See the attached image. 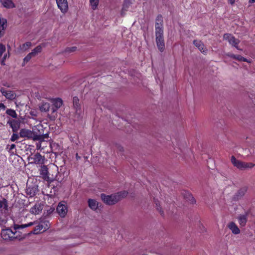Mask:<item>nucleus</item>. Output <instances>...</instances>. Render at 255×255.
<instances>
[{
	"label": "nucleus",
	"instance_id": "1",
	"mask_svg": "<svg viewBox=\"0 0 255 255\" xmlns=\"http://www.w3.org/2000/svg\"><path fill=\"white\" fill-rule=\"evenodd\" d=\"M34 224V222H30L28 224L22 225L14 224L13 225L14 232L11 229H3L1 232V238L5 241H13L17 238V236H15L17 230L23 229L25 228L30 227Z\"/></svg>",
	"mask_w": 255,
	"mask_h": 255
},
{
	"label": "nucleus",
	"instance_id": "2",
	"mask_svg": "<svg viewBox=\"0 0 255 255\" xmlns=\"http://www.w3.org/2000/svg\"><path fill=\"white\" fill-rule=\"evenodd\" d=\"M128 194V192L126 191L119 192L111 195H106L103 193L101 194V198L106 204L113 205L126 197Z\"/></svg>",
	"mask_w": 255,
	"mask_h": 255
},
{
	"label": "nucleus",
	"instance_id": "3",
	"mask_svg": "<svg viewBox=\"0 0 255 255\" xmlns=\"http://www.w3.org/2000/svg\"><path fill=\"white\" fill-rule=\"evenodd\" d=\"M156 42L157 48L160 52H163L165 49V42L163 37V32L158 30L155 32Z\"/></svg>",
	"mask_w": 255,
	"mask_h": 255
},
{
	"label": "nucleus",
	"instance_id": "4",
	"mask_svg": "<svg viewBox=\"0 0 255 255\" xmlns=\"http://www.w3.org/2000/svg\"><path fill=\"white\" fill-rule=\"evenodd\" d=\"M49 226L50 224L48 221H42L35 227L34 229L30 233L33 234H39L41 232V231L44 232L47 230L49 228Z\"/></svg>",
	"mask_w": 255,
	"mask_h": 255
},
{
	"label": "nucleus",
	"instance_id": "5",
	"mask_svg": "<svg viewBox=\"0 0 255 255\" xmlns=\"http://www.w3.org/2000/svg\"><path fill=\"white\" fill-rule=\"evenodd\" d=\"M223 39L228 41L232 46L236 47L238 50H241L238 47V44L240 41L239 39L236 38L231 34L226 33L223 36Z\"/></svg>",
	"mask_w": 255,
	"mask_h": 255
},
{
	"label": "nucleus",
	"instance_id": "6",
	"mask_svg": "<svg viewBox=\"0 0 255 255\" xmlns=\"http://www.w3.org/2000/svg\"><path fill=\"white\" fill-rule=\"evenodd\" d=\"M56 211L60 217H65L68 212L67 206L66 203L64 201L59 202L57 205Z\"/></svg>",
	"mask_w": 255,
	"mask_h": 255
},
{
	"label": "nucleus",
	"instance_id": "7",
	"mask_svg": "<svg viewBox=\"0 0 255 255\" xmlns=\"http://www.w3.org/2000/svg\"><path fill=\"white\" fill-rule=\"evenodd\" d=\"M28 159L32 160L31 163L36 164H43L45 161L44 156H42L39 153H36L33 156L28 157Z\"/></svg>",
	"mask_w": 255,
	"mask_h": 255
},
{
	"label": "nucleus",
	"instance_id": "8",
	"mask_svg": "<svg viewBox=\"0 0 255 255\" xmlns=\"http://www.w3.org/2000/svg\"><path fill=\"white\" fill-rule=\"evenodd\" d=\"M42 47L41 45H38L32 50V52L29 53L24 58V62H28L30 59L37 55L38 53H40L42 51Z\"/></svg>",
	"mask_w": 255,
	"mask_h": 255
},
{
	"label": "nucleus",
	"instance_id": "9",
	"mask_svg": "<svg viewBox=\"0 0 255 255\" xmlns=\"http://www.w3.org/2000/svg\"><path fill=\"white\" fill-rule=\"evenodd\" d=\"M58 7L61 11L65 13L68 10V3L67 0H56Z\"/></svg>",
	"mask_w": 255,
	"mask_h": 255
},
{
	"label": "nucleus",
	"instance_id": "10",
	"mask_svg": "<svg viewBox=\"0 0 255 255\" xmlns=\"http://www.w3.org/2000/svg\"><path fill=\"white\" fill-rule=\"evenodd\" d=\"M0 91L2 95L8 100H12L16 97V94L15 92L6 90L3 88H1L0 89Z\"/></svg>",
	"mask_w": 255,
	"mask_h": 255
},
{
	"label": "nucleus",
	"instance_id": "11",
	"mask_svg": "<svg viewBox=\"0 0 255 255\" xmlns=\"http://www.w3.org/2000/svg\"><path fill=\"white\" fill-rule=\"evenodd\" d=\"M193 44L201 53L205 55L207 54L208 50L201 41L199 40H194L193 41Z\"/></svg>",
	"mask_w": 255,
	"mask_h": 255
},
{
	"label": "nucleus",
	"instance_id": "12",
	"mask_svg": "<svg viewBox=\"0 0 255 255\" xmlns=\"http://www.w3.org/2000/svg\"><path fill=\"white\" fill-rule=\"evenodd\" d=\"M7 124L9 125L13 132H16L20 127V122L18 120L9 119Z\"/></svg>",
	"mask_w": 255,
	"mask_h": 255
},
{
	"label": "nucleus",
	"instance_id": "13",
	"mask_svg": "<svg viewBox=\"0 0 255 255\" xmlns=\"http://www.w3.org/2000/svg\"><path fill=\"white\" fill-rule=\"evenodd\" d=\"M155 32H157L158 30L161 32H163V21L162 16L161 15H158L156 19L155 22Z\"/></svg>",
	"mask_w": 255,
	"mask_h": 255
},
{
	"label": "nucleus",
	"instance_id": "14",
	"mask_svg": "<svg viewBox=\"0 0 255 255\" xmlns=\"http://www.w3.org/2000/svg\"><path fill=\"white\" fill-rule=\"evenodd\" d=\"M248 190L247 186H244L241 188L234 196V199L236 200H238L241 199L247 193Z\"/></svg>",
	"mask_w": 255,
	"mask_h": 255
},
{
	"label": "nucleus",
	"instance_id": "15",
	"mask_svg": "<svg viewBox=\"0 0 255 255\" xmlns=\"http://www.w3.org/2000/svg\"><path fill=\"white\" fill-rule=\"evenodd\" d=\"M73 104L74 108L75 110V113L78 117L80 116L81 114V110L80 104L79 103V100L77 97H74L73 98Z\"/></svg>",
	"mask_w": 255,
	"mask_h": 255
},
{
	"label": "nucleus",
	"instance_id": "16",
	"mask_svg": "<svg viewBox=\"0 0 255 255\" xmlns=\"http://www.w3.org/2000/svg\"><path fill=\"white\" fill-rule=\"evenodd\" d=\"M33 135V131L27 129L22 128L20 130L19 136L22 138H31Z\"/></svg>",
	"mask_w": 255,
	"mask_h": 255
},
{
	"label": "nucleus",
	"instance_id": "17",
	"mask_svg": "<svg viewBox=\"0 0 255 255\" xmlns=\"http://www.w3.org/2000/svg\"><path fill=\"white\" fill-rule=\"evenodd\" d=\"M231 160L232 163L234 165V166L236 167L240 170H244V162L237 159L234 156L231 157Z\"/></svg>",
	"mask_w": 255,
	"mask_h": 255
},
{
	"label": "nucleus",
	"instance_id": "18",
	"mask_svg": "<svg viewBox=\"0 0 255 255\" xmlns=\"http://www.w3.org/2000/svg\"><path fill=\"white\" fill-rule=\"evenodd\" d=\"M48 173V168L47 166L45 165L41 166V168L40 169V175L42 176V178L46 181H48L49 179Z\"/></svg>",
	"mask_w": 255,
	"mask_h": 255
},
{
	"label": "nucleus",
	"instance_id": "19",
	"mask_svg": "<svg viewBox=\"0 0 255 255\" xmlns=\"http://www.w3.org/2000/svg\"><path fill=\"white\" fill-rule=\"evenodd\" d=\"M248 215V213H246L245 214L240 215L238 216V219L239 221V223L241 227H244L246 225L247 222Z\"/></svg>",
	"mask_w": 255,
	"mask_h": 255
},
{
	"label": "nucleus",
	"instance_id": "20",
	"mask_svg": "<svg viewBox=\"0 0 255 255\" xmlns=\"http://www.w3.org/2000/svg\"><path fill=\"white\" fill-rule=\"evenodd\" d=\"M1 5L6 8H12L15 7L12 0H0Z\"/></svg>",
	"mask_w": 255,
	"mask_h": 255
},
{
	"label": "nucleus",
	"instance_id": "21",
	"mask_svg": "<svg viewBox=\"0 0 255 255\" xmlns=\"http://www.w3.org/2000/svg\"><path fill=\"white\" fill-rule=\"evenodd\" d=\"M43 209V205L41 204H36L30 209V213L36 215L40 213Z\"/></svg>",
	"mask_w": 255,
	"mask_h": 255
},
{
	"label": "nucleus",
	"instance_id": "22",
	"mask_svg": "<svg viewBox=\"0 0 255 255\" xmlns=\"http://www.w3.org/2000/svg\"><path fill=\"white\" fill-rule=\"evenodd\" d=\"M133 0H125L123 6L121 11V15L124 16L126 11L128 10L129 6L132 3Z\"/></svg>",
	"mask_w": 255,
	"mask_h": 255
},
{
	"label": "nucleus",
	"instance_id": "23",
	"mask_svg": "<svg viewBox=\"0 0 255 255\" xmlns=\"http://www.w3.org/2000/svg\"><path fill=\"white\" fill-rule=\"evenodd\" d=\"M228 228L232 231V232L237 235L240 234V230L234 222H231L228 224Z\"/></svg>",
	"mask_w": 255,
	"mask_h": 255
},
{
	"label": "nucleus",
	"instance_id": "24",
	"mask_svg": "<svg viewBox=\"0 0 255 255\" xmlns=\"http://www.w3.org/2000/svg\"><path fill=\"white\" fill-rule=\"evenodd\" d=\"M39 108L41 112H47L50 108V105L47 102H42L39 105Z\"/></svg>",
	"mask_w": 255,
	"mask_h": 255
},
{
	"label": "nucleus",
	"instance_id": "25",
	"mask_svg": "<svg viewBox=\"0 0 255 255\" xmlns=\"http://www.w3.org/2000/svg\"><path fill=\"white\" fill-rule=\"evenodd\" d=\"M5 46L2 44H0V62L1 63V64H3V63L4 62V60L7 57L6 54H4V56L2 57L3 53L5 52Z\"/></svg>",
	"mask_w": 255,
	"mask_h": 255
},
{
	"label": "nucleus",
	"instance_id": "26",
	"mask_svg": "<svg viewBox=\"0 0 255 255\" xmlns=\"http://www.w3.org/2000/svg\"><path fill=\"white\" fill-rule=\"evenodd\" d=\"M37 191V188L35 186H28L26 189V194L29 195L30 197H33L35 195Z\"/></svg>",
	"mask_w": 255,
	"mask_h": 255
},
{
	"label": "nucleus",
	"instance_id": "27",
	"mask_svg": "<svg viewBox=\"0 0 255 255\" xmlns=\"http://www.w3.org/2000/svg\"><path fill=\"white\" fill-rule=\"evenodd\" d=\"M52 105L54 106L55 108L59 109L63 104V101L60 98H56L51 100Z\"/></svg>",
	"mask_w": 255,
	"mask_h": 255
},
{
	"label": "nucleus",
	"instance_id": "28",
	"mask_svg": "<svg viewBox=\"0 0 255 255\" xmlns=\"http://www.w3.org/2000/svg\"><path fill=\"white\" fill-rule=\"evenodd\" d=\"M89 207L93 210H96L98 207V203L94 199H89L88 200Z\"/></svg>",
	"mask_w": 255,
	"mask_h": 255
},
{
	"label": "nucleus",
	"instance_id": "29",
	"mask_svg": "<svg viewBox=\"0 0 255 255\" xmlns=\"http://www.w3.org/2000/svg\"><path fill=\"white\" fill-rule=\"evenodd\" d=\"M231 57L237 60L239 62H246L247 63H251V61L248 60L246 58L242 57L241 55H235L234 54L231 55Z\"/></svg>",
	"mask_w": 255,
	"mask_h": 255
},
{
	"label": "nucleus",
	"instance_id": "30",
	"mask_svg": "<svg viewBox=\"0 0 255 255\" xmlns=\"http://www.w3.org/2000/svg\"><path fill=\"white\" fill-rule=\"evenodd\" d=\"M77 50V48L76 46L66 47L62 52L65 54H69L75 52Z\"/></svg>",
	"mask_w": 255,
	"mask_h": 255
},
{
	"label": "nucleus",
	"instance_id": "31",
	"mask_svg": "<svg viewBox=\"0 0 255 255\" xmlns=\"http://www.w3.org/2000/svg\"><path fill=\"white\" fill-rule=\"evenodd\" d=\"M90 4L93 10H96L99 4V0H90Z\"/></svg>",
	"mask_w": 255,
	"mask_h": 255
},
{
	"label": "nucleus",
	"instance_id": "32",
	"mask_svg": "<svg viewBox=\"0 0 255 255\" xmlns=\"http://www.w3.org/2000/svg\"><path fill=\"white\" fill-rule=\"evenodd\" d=\"M6 114L13 118H17V115L15 111L12 109H7Z\"/></svg>",
	"mask_w": 255,
	"mask_h": 255
},
{
	"label": "nucleus",
	"instance_id": "33",
	"mask_svg": "<svg viewBox=\"0 0 255 255\" xmlns=\"http://www.w3.org/2000/svg\"><path fill=\"white\" fill-rule=\"evenodd\" d=\"M31 46V43L30 42H27L23 44L20 46V48L22 50H26L28 49Z\"/></svg>",
	"mask_w": 255,
	"mask_h": 255
},
{
	"label": "nucleus",
	"instance_id": "34",
	"mask_svg": "<svg viewBox=\"0 0 255 255\" xmlns=\"http://www.w3.org/2000/svg\"><path fill=\"white\" fill-rule=\"evenodd\" d=\"M244 170L247 168H252L255 166V164L251 162H244Z\"/></svg>",
	"mask_w": 255,
	"mask_h": 255
},
{
	"label": "nucleus",
	"instance_id": "35",
	"mask_svg": "<svg viewBox=\"0 0 255 255\" xmlns=\"http://www.w3.org/2000/svg\"><path fill=\"white\" fill-rule=\"evenodd\" d=\"M0 208H3L5 209L7 208V201L5 199L0 200Z\"/></svg>",
	"mask_w": 255,
	"mask_h": 255
},
{
	"label": "nucleus",
	"instance_id": "36",
	"mask_svg": "<svg viewBox=\"0 0 255 255\" xmlns=\"http://www.w3.org/2000/svg\"><path fill=\"white\" fill-rule=\"evenodd\" d=\"M31 138H32L33 140H41V138H43V135L35 134L34 132H33V135L32 136Z\"/></svg>",
	"mask_w": 255,
	"mask_h": 255
},
{
	"label": "nucleus",
	"instance_id": "37",
	"mask_svg": "<svg viewBox=\"0 0 255 255\" xmlns=\"http://www.w3.org/2000/svg\"><path fill=\"white\" fill-rule=\"evenodd\" d=\"M19 138V136L17 134L13 133L10 138V140L11 141H15L17 140Z\"/></svg>",
	"mask_w": 255,
	"mask_h": 255
},
{
	"label": "nucleus",
	"instance_id": "38",
	"mask_svg": "<svg viewBox=\"0 0 255 255\" xmlns=\"http://www.w3.org/2000/svg\"><path fill=\"white\" fill-rule=\"evenodd\" d=\"M8 146H9V152L13 154L14 152H12V149H13L14 148H15V145L14 144H12L10 145H7V147H8ZM7 148H8V147H7Z\"/></svg>",
	"mask_w": 255,
	"mask_h": 255
},
{
	"label": "nucleus",
	"instance_id": "39",
	"mask_svg": "<svg viewBox=\"0 0 255 255\" xmlns=\"http://www.w3.org/2000/svg\"><path fill=\"white\" fill-rule=\"evenodd\" d=\"M58 110V109L57 108H55V107H54L53 105L51 108V110L52 114H54L55 113H56Z\"/></svg>",
	"mask_w": 255,
	"mask_h": 255
},
{
	"label": "nucleus",
	"instance_id": "40",
	"mask_svg": "<svg viewBox=\"0 0 255 255\" xmlns=\"http://www.w3.org/2000/svg\"><path fill=\"white\" fill-rule=\"evenodd\" d=\"M6 107L4 105V104L2 103H0V110H4L5 109Z\"/></svg>",
	"mask_w": 255,
	"mask_h": 255
},
{
	"label": "nucleus",
	"instance_id": "41",
	"mask_svg": "<svg viewBox=\"0 0 255 255\" xmlns=\"http://www.w3.org/2000/svg\"><path fill=\"white\" fill-rule=\"evenodd\" d=\"M117 148L120 152H123L124 151V148L121 146H118Z\"/></svg>",
	"mask_w": 255,
	"mask_h": 255
},
{
	"label": "nucleus",
	"instance_id": "42",
	"mask_svg": "<svg viewBox=\"0 0 255 255\" xmlns=\"http://www.w3.org/2000/svg\"><path fill=\"white\" fill-rule=\"evenodd\" d=\"M157 210L159 211V212L160 213V214L162 216L164 215L163 211L161 210V207H158L157 208Z\"/></svg>",
	"mask_w": 255,
	"mask_h": 255
},
{
	"label": "nucleus",
	"instance_id": "43",
	"mask_svg": "<svg viewBox=\"0 0 255 255\" xmlns=\"http://www.w3.org/2000/svg\"><path fill=\"white\" fill-rule=\"evenodd\" d=\"M2 85L4 86H5V87H10V86L9 84H8V83H7L6 82H4Z\"/></svg>",
	"mask_w": 255,
	"mask_h": 255
},
{
	"label": "nucleus",
	"instance_id": "44",
	"mask_svg": "<svg viewBox=\"0 0 255 255\" xmlns=\"http://www.w3.org/2000/svg\"><path fill=\"white\" fill-rule=\"evenodd\" d=\"M229 2L231 4H233L235 2V0H229Z\"/></svg>",
	"mask_w": 255,
	"mask_h": 255
},
{
	"label": "nucleus",
	"instance_id": "45",
	"mask_svg": "<svg viewBox=\"0 0 255 255\" xmlns=\"http://www.w3.org/2000/svg\"><path fill=\"white\" fill-rule=\"evenodd\" d=\"M56 117L55 116H52L51 117H50V118L51 119V120H54L55 119Z\"/></svg>",
	"mask_w": 255,
	"mask_h": 255
},
{
	"label": "nucleus",
	"instance_id": "46",
	"mask_svg": "<svg viewBox=\"0 0 255 255\" xmlns=\"http://www.w3.org/2000/svg\"><path fill=\"white\" fill-rule=\"evenodd\" d=\"M43 135V137H44V139L45 138H47V137H48V136L47 134H44V135Z\"/></svg>",
	"mask_w": 255,
	"mask_h": 255
},
{
	"label": "nucleus",
	"instance_id": "47",
	"mask_svg": "<svg viewBox=\"0 0 255 255\" xmlns=\"http://www.w3.org/2000/svg\"><path fill=\"white\" fill-rule=\"evenodd\" d=\"M250 3L255 2V0H249Z\"/></svg>",
	"mask_w": 255,
	"mask_h": 255
},
{
	"label": "nucleus",
	"instance_id": "48",
	"mask_svg": "<svg viewBox=\"0 0 255 255\" xmlns=\"http://www.w3.org/2000/svg\"><path fill=\"white\" fill-rule=\"evenodd\" d=\"M36 147H37V148H39L40 147V144L39 145L38 144H37Z\"/></svg>",
	"mask_w": 255,
	"mask_h": 255
},
{
	"label": "nucleus",
	"instance_id": "49",
	"mask_svg": "<svg viewBox=\"0 0 255 255\" xmlns=\"http://www.w3.org/2000/svg\"><path fill=\"white\" fill-rule=\"evenodd\" d=\"M40 142L44 141V137L43 136V138H41V140H39Z\"/></svg>",
	"mask_w": 255,
	"mask_h": 255
},
{
	"label": "nucleus",
	"instance_id": "50",
	"mask_svg": "<svg viewBox=\"0 0 255 255\" xmlns=\"http://www.w3.org/2000/svg\"><path fill=\"white\" fill-rule=\"evenodd\" d=\"M195 200L193 199V201H192V203H195Z\"/></svg>",
	"mask_w": 255,
	"mask_h": 255
}]
</instances>
